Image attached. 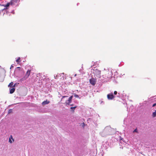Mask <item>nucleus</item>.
<instances>
[{
    "instance_id": "nucleus-21",
    "label": "nucleus",
    "mask_w": 156,
    "mask_h": 156,
    "mask_svg": "<svg viewBox=\"0 0 156 156\" xmlns=\"http://www.w3.org/2000/svg\"><path fill=\"white\" fill-rule=\"evenodd\" d=\"M114 95H116L117 94V91H115L114 92Z\"/></svg>"
},
{
    "instance_id": "nucleus-18",
    "label": "nucleus",
    "mask_w": 156,
    "mask_h": 156,
    "mask_svg": "<svg viewBox=\"0 0 156 156\" xmlns=\"http://www.w3.org/2000/svg\"><path fill=\"white\" fill-rule=\"evenodd\" d=\"M74 96L76 98H79V96L78 95L76 94H74ZM80 98H79V99H80Z\"/></svg>"
},
{
    "instance_id": "nucleus-31",
    "label": "nucleus",
    "mask_w": 156,
    "mask_h": 156,
    "mask_svg": "<svg viewBox=\"0 0 156 156\" xmlns=\"http://www.w3.org/2000/svg\"><path fill=\"white\" fill-rule=\"evenodd\" d=\"M83 125H84V123H83Z\"/></svg>"
},
{
    "instance_id": "nucleus-8",
    "label": "nucleus",
    "mask_w": 156,
    "mask_h": 156,
    "mask_svg": "<svg viewBox=\"0 0 156 156\" xmlns=\"http://www.w3.org/2000/svg\"><path fill=\"white\" fill-rule=\"evenodd\" d=\"M90 84L93 85H94L96 83V80L93 78L90 80Z\"/></svg>"
},
{
    "instance_id": "nucleus-24",
    "label": "nucleus",
    "mask_w": 156,
    "mask_h": 156,
    "mask_svg": "<svg viewBox=\"0 0 156 156\" xmlns=\"http://www.w3.org/2000/svg\"><path fill=\"white\" fill-rule=\"evenodd\" d=\"M156 103H154V104L152 106H153V107H154V106H156Z\"/></svg>"
},
{
    "instance_id": "nucleus-19",
    "label": "nucleus",
    "mask_w": 156,
    "mask_h": 156,
    "mask_svg": "<svg viewBox=\"0 0 156 156\" xmlns=\"http://www.w3.org/2000/svg\"><path fill=\"white\" fill-rule=\"evenodd\" d=\"M12 112V109H9L8 112V113L10 114V113H11Z\"/></svg>"
},
{
    "instance_id": "nucleus-10",
    "label": "nucleus",
    "mask_w": 156,
    "mask_h": 156,
    "mask_svg": "<svg viewBox=\"0 0 156 156\" xmlns=\"http://www.w3.org/2000/svg\"><path fill=\"white\" fill-rule=\"evenodd\" d=\"M10 5V2L8 3L6 5H2V6H3L5 7V8H7Z\"/></svg>"
},
{
    "instance_id": "nucleus-6",
    "label": "nucleus",
    "mask_w": 156,
    "mask_h": 156,
    "mask_svg": "<svg viewBox=\"0 0 156 156\" xmlns=\"http://www.w3.org/2000/svg\"><path fill=\"white\" fill-rule=\"evenodd\" d=\"M107 97L108 99L109 100H112L115 97L112 93L108 94L107 95Z\"/></svg>"
},
{
    "instance_id": "nucleus-27",
    "label": "nucleus",
    "mask_w": 156,
    "mask_h": 156,
    "mask_svg": "<svg viewBox=\"0 0 156 156\" xmlns=\"http://www.w3.org/2000/svg\"><path fill=\"white\" fill-rule=\"evenodd\" d=\"M12 13H13V14H14V12L13 11H12Z\"/></svg>"
},
{
    "instance_id": "nucleus-14",
    "label": "nucleus",
    "mask_w": 156,
    "mask_h": 156,
    "mask_svg": "<svg viewBox=\"0 0 156 156\" xmlns=\"http://www.w3.org/2000/svg\"><path fill=\"white\" fill-rule=\"evenodd\" d=\"M152 116L153 117H155L156 116V110L155 112H153L152 113Z\"/></svg>"
},
{
    "instance_id": "nucleus-13",
    "label": "nucleus",
    "mask_w": 156,
    "mask_h": 156,
    "mask_svg": "<svg viewBox=\"0 0 156 156\" xmlns=\"http://www.w3.org/2000/svg\"><path fill=\"white\" fill-rule=\"evenodd\" d=\"M59 76V74H55L54 76V77L55 79H57Z\"/></svg>"
},
{
    "instance_id": "nucleus-26",
    "label": "nucleus",
    "mask_w": 156,
    "mask_h": 156,
    "mask_svg": "<svg viewBox=\"0 0 156 156\" xmlns=\"http://www.w3.org/2000/svg\"><path fill=\"white\" fill-rule=\"evenodd\" d=\"M118 94H119V95H117V97H120V95H119V93H118Z\"/></svg>"
},
{
    "instance_id": "nucleus-9",
    "label": "nucleus",
    "mask_w": 156,
    "mask_h": 156,
    "mask_svg": "<svg viewBox=\"0 0 156 156\" xmlns=\"http://www.w3.org/2000/svg\"><path fill=\"white\" fill-rule=\"evenodd\" d=\"M12 139V141H14V140L12 138V135H11L9 137V142L10 143H11V144L12 143V141L11 140Z\"/></svg>"
},
{
    "instance_id": "nucleus-7",
    "label": "nucleus",
    "mask_w": 156,
    "mask_h": 156,
    "mask_svg": "<svg viewBox=\"0 0 156 156\" xmlns=\"http://www.w3.org/2000/svg\"><path fill=\"white\" fill-rule=\"evenodd\" d=\"M73 97V96H71L69 98L68 100L66 101V105H69V104L71 102Z\"/></svg>"
},
{
    "instance_id": "nucleus-16",
    "label": "nucleus",
    "mask_w": 156,
    "mask_h": 156,
    "mask_svg": "<svg viewBox=\"0 0 156 156\" xmlns=\"http://www.w3.org/2000/svg\"><path fill=\"white\" fill-rule=\"evenodd\" d=\"M13 83L12 82H11L8 85V87H12V86L13 85Z\"/></svg>"
},
{
    "instance_id": "nucleus-23",
    "label": "nucleus",
    "mask_w": 156,
    "mask_h": 156,
    "mask_svg": "<svg viewBox=\"0 0 156 156\" xmlns=\"http://www.w3.org/2000/svg\"><path fill=\"white\" fill-rule=\"evenodd\" d=\"M13 66H12V65L11 66V67H10V69H12V68H13Z\"/></svg>"
},
{
    "instance_id": "nucleus-11",
    "label": "nucleus",
    "mask_w": 156,
    "mask_h": 156,
    "mask_svg": "<svg viewBox=\"0 0 156 156\" xmlns=\"http://www.w3.org/2000/svg\"><path fill=\"white\" fill-rule=\"evenodd\" d=\"M49 102V101H48L47 100H46L45 101H44L42 102V104L43 105H44L46 104H48Z\"/></svg>"
},
{
    "instance_id": "nucleus-2",
    "label": "nucleus",
    "mask_w": 156,
    "mask_h": 156,
    "mask_svg": "<svg viewBox=\"0 0 156 156\" xmlns=\"http://www.w3.org/2000/svg\"><path fill=\"white\" fill-rule=\"evenodd\" d=\"M111 130L112 129L110 127L107 126L105 128L104 131L100 133V134L102 136L105 137L106 135L110 134V132Z\"/></svg>"
},
{
    "instance_id": "nucleus-25",
    "label": "nucleus",
    "mask_w": 156,
    "mask_h": 156,
    "mask_svg": "<svg viewBox=\"0 0 156 156\" xmlns=\"http://www.w3.org/2000/svg\"><path fill=\"white\" fill-rule=\"evenodd\" d=\"M68 97L67 96H63L62 97V98H66V97Z\"/></svg>"
},
{
    "instance_id": "nucleus-20",
    "label": "nucleus",
    "mask_w": 156,
    "mask_h": 156,
    "mask_svg": "<svg viewBox=\"0 0 156 156\" xmlns=\"http://www.w3.org/2000/svg\"><path fill=\"white\" fill-rule=\"evenodd\" d=\"M138 131L137 129H135L133 131V133L136 132L137 133Z\"/></svg>"
},
{
    "instance_id": "nucleus-17",
    "label": "nucleus",
    "mask_w": 156,
    "mask_h": 156,
    "mask_svg": "<svg viewBox=\"0 0 156 156\" xmlns=\"http://www.w3.org/2000/svg\"><path fill=\"white\" fill-rule=\"evenodd\" d=\"M76 106H74V107H71L70 108V109H71L72 110H73L74 111V109L76 108Z\"/></svg>"
},
{
    "instance_id": "nucleus-30",
    "label": "nucleus",
    "mask_w": 156,
    "mask_h": 156,
    "mask_svg": "<svg viewBox=\"0 0 156 156\" xmlns=\"http://www.w3.org/2000/svg\"><path fill=\"white\" fill-rule=\"evenodd\" d=\"M76 76V74H75L74 75L75 76Z\"/></svg>"
},
{
    "instance_id": "nucleus-1",
    "label": "nucleus",
    "mask_w": 156,
    "mask_h": 156,
    "mask_svg": "<svg viewBox=\"0 0 156 156\" xmlns=\"http://www.w3.org/2000/svg\"><path fill=\"white\" fill-rule=\"evenodd\" d=\"M104 75H102V77L103 78L102 80H104V82H107L109 81L112 78V72L111 69H108L105 70L104 69Z\"/></svg>"
},
{
    "instance_id": "nucleus-5",
    "label": "nucleus",
    "mask_w": 156,
    "mask_h": 156,
    "mask_svg": "<svg viewBox=\"0 0 156 156\" xmlns=\"http://www.w3.org/2000/svg\"><path fill=\"white\" fill-rule=\"evenodd\" d=\"M92 72L93 73L97 76L99 77V75L101 74V71L98 69H93V71H92Z\"/></svg>"
},
{
    "instance_id": "nucleus-28",
    "label": "nucleus",
    "mask_w": 156,
    "mask_h": 156,
    "mask_svg": "<svg viewBox=\"0 0 156 156\" xmlns=\"http://www.w3.org/2000/svg\"><path fill=\"white\" fill-rule=\"evenodd\" d=\"M70 105V106H73V104H71V105Z\"/></svg>"
},
{
    "instance_id": "nucleus-3",
    "label": "nucleus",
    "mask_w": 156,
    "mask_h": 156,
    "mask_svg": "<svg viewBox=\"0 0 156 156\" xmlns=\"http://www.w3.org/2000/svg\"><path fill=\"white\" fill-rule=\"evenodd\" d=\"M20 0H11L10 2V5L13 7H16L19 6Z\"/></svg>"
},
{
    "instance_id": "nucleus-15",
    "label": "nucleus",
    "mask_w": 156,
    "mask_h": 156,
    "mask_svg": "<svg viewBox=\"0 0 156 156\" xmlns=\"http://www.w3.org/2000/svg\"><path fill=\"white\" fill-rule=\"evenodd\" d=\"M20 58L19 57L16 60V62H17L18 63H19V62H20Z\"/></svg>"
},
{
    "instance_id": "nucleus-4",
    "label": "nucleus",
    "mask_w": 156,
    "mask_h": 156,
    "mask_svg": "<svg viewBox=\"0 0 156 156\" xmlns=\"http://www.w3.org/2000/svg\"><path fill=\"white\" fill-rule=\"evenodd\" d=\"M30 70H28L24 77L20 79V81H22L27 79L30 75Z\"/></svg>"
},
{
    "instance_id": "nucleus-22",
    "label": "nucleus",
    "mask_w": 156,
    "mask_h": 156,
    "mask_svg": "<svg viewBox=\"0 0 156 156\" xmlns=\"http://www.w3.org/2000/svg\"><path fill=\"white\" fill-rule=\"evenodd\" d=\"M6 9H7V8H5L4 9H3L1 10H2V12L3 11L5 10Z\"/></svg>"
},
{
    "instance_id": "nucleus-29",
    "label": "nucleus",
    "mask_w": 156,
    "mask_h": 156,
    "mask_svg": "<svg viewBox=\"0 0 156 156\" xmlns=\"http://www.w3.org/2000/svg\"><path fill=\"white\" fill-rule=\"evenodd\" d=\"M0 6H2V5L0 3Z\"/></svg>"
},
{
    "instance_id": "nucleus-12",
    "label": "nucleus",
    "mask_w": 156,
    "mask_h": 156,
    "mask_svg": "<svg viewBox=\"0 0 156 156\" xmlns=\"http://www.w3.org/2000/svg\"><path fill=\"white\" fill-rule=\"evenodd\" d=\"M15 90V89L14 88H12L11 89L10 88V94H12L14 92Z\"/></svg>"
}]
</instances>
